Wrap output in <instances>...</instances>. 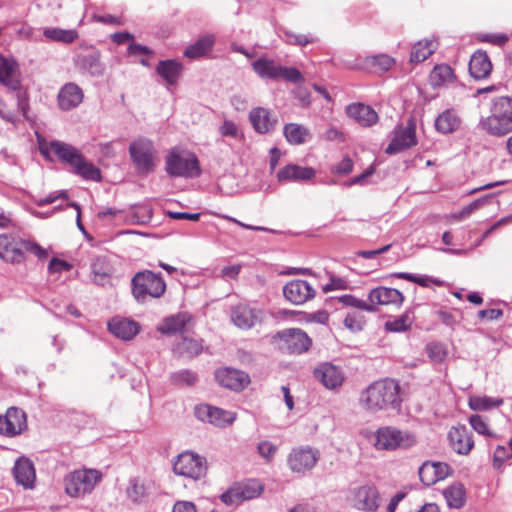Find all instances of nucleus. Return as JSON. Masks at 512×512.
Instances as JSON below:
<instances>
[{
    "label": "nucleus",
    "instance_id": "nucleus-3",
    "mask_svg": "<svg viewBox=\"0 0 512 512\" xmlns=\"http://www.w3.org/2000/svg\"><path fill=\"white\" fill-rule=\"evenodd\" d=\"M483 130L491 135L501 136L512 130V98L502 96L495 98L491 114L480 122Z\"/></svg>",
    "mask_w": 512,
    "mask_h": 512
},
{
    "label": "nucleus",
    "instance_id": "nucleus-63",
    "mask_svg": "<svg viewBox=\"0 0 512 512\" xmlns=\"http://www.w3.org/2000/svg\"><path fill=\"white\" fill-rule=\"evenodd\" d=\"M71 268V265L64 261V260H60L58 258H53L50 263H49V266H48V270L51 272V273H57V272H61V271H68L70 270Z\"/></svg>",
    "mask_w": 512,
    "mask_h": 512
},
{
    "label": "nucleus",
    "instance_id": "nucleus-56",
    "mask_svg": "<svg viewBox=\"0 0 512 512\" xmlns=\"http://www.w3.org/2000/svg\"><path fill=\"white\" fill-rule=\"evenodd\" d=\"M257 449L259 454L267 461H271L278 451V447L270 441L260 442Z\"/></svg>",
    "mask_w": 512,
    "mask_h": 512
},
{
    "label": "nucleus",
    "instance_id": "nucleus-21",
    "mask_svg": "<svg viewBox=\"0 0 512 512\" xmlns=\"http://www.w3.org/2000/svg\"><path fill=\"white\" fill-rule=\"evenodd\" d=\"M452 472V468L447 463L435 461H425L418 471L421 482L426 486L444 480L450 476Z\"/></svg>",
    "mask_w": 512,
    "mask_h": 512
},
{
    "label": "nucleus",
    "instance_id": "nucleus-59",
    "mask_svg": "<svg viewBox=\"0 0 512 512\" xmlns=\"http://www.w3.org/2000/svg\"><path fill=\"white\" fill-rule=\"evenodd\" d=\"M92 272L96 282H102L109 276L108 269L103 267V262L100 259L92 264Z\"/></svg>",
    "mask_w": 512,
    "mask_h": 512
},
{
    "label": "nucleus",
    "instance_id": "nucleus-20",
    "mask_svg": "<svg viewBox=\"0 0 512 512\" xmlns=\"http://www.w3.org/2000/svg\"><path fill=\"white\" fill-rule=\"evenodd\" d=\"M404 299V295L399 290L385 286L376 287L368 293V305H372L374 311L378 305L400 307Z\"/></svg>",
    "mask_w": 512,
    "mask_h": 512
},
{
    "label": "nucleus",
    "instance_id": "nucleus-30",
    "mask_svg": "<svg viewBox=\"0 0 512 512\" xmlns=\"http://www.w3.org/2000/svg\"><path fill=\"white\" fill-rule=\"evenodd\" d=\"M108 329L113 335L120 339L131 340L138 334L140 326L133 320L113 318L108 322Z\"/></svg>",
    "mask_w": 512,
    "mask_h": 512
},
{
    "label": "nucleus",
    "instance_id": "nucleus-52",
    "mask_svg": "<svg viewBox=\"0 0 512 512\" xmlns=\"http://www.w3.org/2000/svg\"><path fill=\"white\" fill-rule=\"evenodd\" d=\"M411 326V320L408 315H401L393 320H388L385 323V328L391 332H403L409 329Z\"/></svg>",
    "mask_w": 512,
    "mask_h": 512
},
{
    "label": "nucleus",
    "instance_id": "nucleus-1",
    "mask_svg": "<svg viewBox=\"0 0 512 512\" xmlns=\"http://www.w3.org/2000/svg\"><path fill=\"white\" fill-rule=\"evenodd\" d=\"M39 149L43 156L49 157L51 153L55 154L60 160L71 165L75 172L87 180L100 181L101 172L92 163H89L81 153L72 145L54 140L46 142L39 140Z\"/></svg>",
    "mask_w": 512,
    "mask_h": 512
},
{
    "label": "nucleus",
    "instance_id": "nucleus-35",
    "mask_svg": "<svg viewBox=\"0 0 512 512\" xmlns=\"http://www.w3.org/2000/svg\"><path fill=\"white\" fill-rule=\"evenodd\" d=\"M76 64L79 69L87 72L91 76H100L104 72V66L100 61L99 52L79 55L76 59Z\"/></svg>",
    "mask_w": 512,
    "mask_h": 512
},
{
    "label": "nucleus",
    "instance_id": "nucleus-25",
    "mask_svg": "<svg viewBox=\"0 0 512 512\" xmlns=\"http://www.w3.org/2000/svg\"><path fill=\"white\" fill-rule=\"evenodd\" d=\"M0 83L11 90L20 88L19 65L14 58L0 55Z\"/></svg>",
    "mask_w": 512,
    "mask_h": 512
},
{
    "label": "nucleus",
    "instance_id": "nucleus-47",
    "mask_svg": "<svg viewBox=\"0 0 512 512\" xmlns=\"http://www.w3.org/2000/svg\"><path fill=\"white\" fill-rule=\"evenodd\" d=\"M469 424L471 427L480 435H484L486 437H494L495 434L489 428L488 420L486 417L475 414L469 417Z\"/></svg>",
    "mask_w": 512,
    "mask_h": 512
},
{
    "label": "nucleus",
    "instance_id": "nucleus-37",
    "mask_svg": "<svg viewBox=\"0 0 512 512\" xmlns=\"http://www.w3.org/2000/svg\"><path fill=\"white\" fill-rule=\"evenodd\" d=\"M454 80V71L447 64L436 65L429 75V82L434 88L449 85L453 83Z\"/></svg>",
    "mask_w": 512,
    "mask_h": 512
},
{
    "label": "nucleus",
    "instance_id": "nucleus-4",
    "mask_svg": "<svg viewBox=\"0 0 512 512\" xmlns=\"http://www.w3.org/2000/svg\"><path fill=\"white\" fill-rule=\"evenodd\" d=\"M134 298L144 303L148 298H160L166 291V283L160 274L142 271L134 275L131 281Z\"/></svg>",
    "mask_w": 512,
    "mask_h": 512
},
{
    "label": "nucleus",
    "instance_id": "nucleus-19",
    "mask_svg": "<svg viewBox=\"0 0 512 512\" xmlns=\"http://www.w3.org/2000/svg\"><path fill=\"white\" fill-rule=\"evenodd\" d=\"M313 374L314 377L329 390L340 388L345 379L343 371L338 366L329 362L319 364L314 369Z\"/></svg>",
    "mask_w": 512,
    "mask_h": 512
},
{
    "label": "nucleus",
    "instance_id": "nucleus-13",
    "mask_svg": "<svg viewBox=\"0 0 512 512\" xmlns=\"http://www.w3.org/2000/svg\"><path fill=\"white\" fill-rule=\"evenodd\" d=\"M417 144L416 121L409 118L406 126L395 129L394 137L386 148L387 154H396Z\"/></svg>",
    "mask_w": 512,
    "mask_h": 512
},
{
    "label": "nucleus",
    "instance_id": "nucleus-22",
    "mask_svg": "<svg viewBox=\"0 0 512 512\" xmlns=\"http://www.w3.org/2000/svg\"><path fill=\"white\" fill-rule=\"evenodd\" d=\"M315 293V289L305 280H291L283 287L284 297L296 305L312 299Z\"/></svg>",
    "mask_w": 512,
    "mask_h": 512
},
{
    "label": "nucleus",
    "instance_id": "nucleus-57",
    "mask_svg": "<svg viewBox=\"0 0 512 512\" xmlns=\"http://www.w3.org/2000/svg\"><path fill=\"white\" fill-rule=\"evenodd\" d=\"M344 325L352 331H360L363 328L364 321L359 314L353 312L347 314L344 319Z\"/></svg>",
    "mask_w": 512,
    "mask_h": 512
},
{
    "label": "nucleus",
    "instance_id": "nucleus-11",
    "mask_svg": "<svg viewBox=\"0 0 512 512\" xmlns=\"http://www.w3.org/2000/svg\"><path fill=\"white\" fill-rule=\"evenodd\" d=\"M173 470L178 475L198 480L206 474V460L194 452L185 451L177 457Z\"/></svg>",
    "mask_w": 512,
    "mask_h": 512
},
{
    "label": "nucleus",
    "instance_id": "nucleus-41",
    "mask_svg": "<svg viewBox=\"0 0 512 512\" xmlns=\"http://www.w3.org/2000/svg\"><path fill=\"white\" fill-rule=\"evenodd\" d=\"M437 44L433 40H422L417 42L411 52L410 61L420 63L434 53Z\"/></svg>",
    "mask_w": 512,
    "mask_h": 512
},
{
    "label": "nucleus",
    "instance_id": "nucleus-18",
    "mask_svg": "<svg viewBox=\"0 0 512 512\" xmlns=\"http://www.w3.org/2000/svg\"><path fill=\"white\" fill-rule=\"evenodd\" d=\"M261 491L262 487L256 481L238 484L223 493L221 500L227 505H237L245 500L256 498Z\"/></svg>",
    "mask_w": 512,
    "mask_h": 512
},
{
    "label": "nucleus",
    "instance_id": "nucleus-38",
    "mask_svg": "<svg viewBox=\"0 0 512 512\" xmlns=\"http://www.w3.org/2000/svg\"><path fill=\"white\" fill-rule=\"evenodd\" d=\"M182 65L175 60H164L160 61L157 65V73L167 82L169 85H173L177 82L181 75Z\"/></svg>",
    "mask_w": 512,
    "mask_h": 512
},
{
    "label": "nucleus",
    "instance_id": "nucleus-42",
    "mask_svg": "<svg viewBox=\"0 0 512 512\" xmlns=\"http://www.w3.org/2000/svg\"><path fill=\"white\" fill-rule=\"evenodd\" d=\"M214 43V37L212 35H206L194 44L188 46L184 51V55L190 59L199 58L208 53Z\"/></svg>",
    "mask_w": 512,
    "mask_h": 512
},
{
    "label": "nucleus",
    "instance_id": "nucleus-53",
    "mask_svg": "<svg viewBox=\"0 0 512 512\" xmlns=\"http://www.w3.org/2000/svg\"><path fill=\"white\" fill-rule=\"evenodd\" d=\"M171 379L175 384H184L187 386H192L197 382L198 377L194 372L190 370H182L173 373Z\"/></svg>",
    "mask_w": 512,
    "mask_h": 512
},
{
    "label": "nucleus",
    "instance_id": "nucleus-23",
    "mask_svg": "<svg viewBox=\"0 0 512 512\" xmlns=\"http://www.w3.org/2000/svg\"><path fill=\"white\" fill-rule=\"evenodd\" d=\"M263 311L245 304L235 306L231 311L232 322L241 329H250L262 321Z\"/></svg>",
    "mask_w": 512,
    "mask_h": 512
},
{
    "label": "nucleus",
    "instance_id": "nucleus-14",
    "mask_svg": "<svg viewBox=\"0 0 512 512\" xmlns=\"http://www.w3.org/2000/svg\"><path fill=\"white\" fill-rule=\"evenodd\" d=\"M26 240L12 234L0 235V258L8 263H20L24 260Z\"/></svg>",
    "mask_w": 512,
    "mask_h": 512
},
{
    "label": "nucleus",
    "instance_id": "nucleus-62",
    "mask_svg": "<svg viewBox=\"0 0 512 512\" xmlns=\"http://www.w3.org/2000/svg\"><path fill=\"white\" fill-rule=\"evenodd\" d=\"M323 139L326 141H345L344 133L336 127L328 128L322 135Z\"/></svg>",
    "mask_w": 512,
    "mask_h": 512
},
{
    "label": "nucleus",
    "instance_id": "nucleus-39",
    "mask_svg": "<svg viewBox=\"0 0 512 512\" xmlns=\"http://www.w3.org/2000/svg\"><path fill=\"white\" fill-rule=\"evenodd\" d=\"M460 125V118L452 109H447L435 120V128L438 132L447 134L454 132Z\"/></svg>",
    "mask_w": 512,
    "mask_h": 512
},
{
    "label": "nucleus",
    "instance_id": "nucleus-34",
    "mask_svg": "<svg viewBox=\"0 0 512 512\" xmlns=\"http://www.w3.org/2000/svg\"><path fill=\"white\" fill-rule=\"evenodd\" d=\"M492 70V64L485 52H475L469 62V72L475 79L486 78Z\"/></svg>",
    "mask_w": 512,
    "mask_h": 512
},
{
    "label": "nucleus",
    "instance_id": "nucleus-40",
    "mask_svg": "<svg viewBox=\"0 0 512 512\" xmlns=\"http://www.w3.org/2000/svg\"><path fill=\"white\" fill-rule=\"evenodd\" d=\"M284 136L293 145H300L307 141L310 136L309 130L302 125L289 123L284 126Z\"/></svg>",
    "mask_w": 512,
    "mask_h": 512
},
{
    "label": "nucleus",
    "instance_id": "nucleus-28",
    "mask_svg": "<svg viewBox=\"0 0 512 512\" xmlns=\"http://www.w3.org/2000/svg\"><path fill=\"white\" fill-rule=\"evenodd\" d=\"M450 445L458 454H468L474 446L472 435L462 427H454L448 434Z\"/></svg>",
    "mask_w": 512,
    "mask_h": 512
},
{
    "label": "nucleus",
    "instance_id": "nucleus-33",
    "mask_svg": "<svg viewBox=\"0 0 512 512\" xmlns=\"http://www.w3.org/2000/svg\"><path fill=\"white\" fill-rule=\"evenodd\" d=\"M249 120L256 132L265 134L274 129L276 120L272 119L267 109L257 107L249 113Z\"/></svg>",
    "mask_w": 512,
    "mask_h": 512
},
{
    "label": "nucleus",
    "instance_id": "nucleus-6",
    "mask_svg": "<svg viewBox=\"0 0 512 512\" xmlns=\"http://www.w3.org/2000/svg\"><path fill=\"white\" fill-rule=\"evenodd\" d=\"M416 443L415 437L393 426H383L374 433L373 446L378 451L407 449Z\"/></svg>",
    "mask_w": 512,
    "mask_h": 512
},
{
    "label": "nucleus",
    "instance_id": "nucleus-10",
    "mask_svg": "<svg viewBox=\"0 0 512 512\" xmlns=\"http://www.w3.org/2000/svg\"><path fill=\"white\" fill-rule=\"evenodd\" d=\"M320 451L311 446L293 448L287 457L289 469L297 474H305L312 470L320 459Z\"/></svg>",
    "mask_w": 512,
    "mask_h": 512
},
{
    "label": "nucleus",
    "instance_id": "nucleus-24",
    "mask_svg": "<svg viewBox=\"0 0 512 512\" xmlns=\"http://www.w3.org/2000/svg\"><path fill=\"white\" fill-rule=\"evenodd\" d=\"M284 348L293 354L306 352L311 346V339L300 329H288L279 333Z\"/></svg>",
    "mask_w": 512,
    "mask_h": 512
},
{
    "label": "nucleus",
    "instance_id": "nucleus-46",
    "mask_svg": "<svg viewBox=\"0 0 512 512\" xmlns=\"http://www.w3.org/2000/svg\"><path fill=\"white\" fill-rule=\"evenodd\" d=\"M425 351L429 359L434 363H443L448 356V349L444 343L430 342L426 345Z\"/></svg>",
    "mask_w": 512,
    "mask_h": 512
},
{
    "label": "nucleus",
    "instance_id": "nucleus-61",
    "mask_svg": "<svg viewBox=\"0 0 512 512\" xmlns=\"http://www.w3.org/2000/svg\"><path fill=\"white\" fill-rule=\"evenodd\" d=\"M353 169V162L349 157L343 158L337 165L332 168V172L336 174H349Z\"/></svg>",
    "mask_w": 512,
    "mask_h": 512
},
{
    "label": "nucleus",
    "instance_id": "nucleus-48",
    "mask_svg": "<svg viewBox=\"0 0 512 512\" xmlns=\"http://www.w3.org/2000/svg\"><path fill=\"white\" fill-rule=\"evenodd\" d=\"M146 491L144 484L141 483L137 478H133L129 481L127 487V496L133 502H140L145 497Z\"/></svg>",
    "mask_w": 512,
    "mask_h": 512
},
{
    "label": "nucleus",
    "instance_id": "nucleus-2",
    "mask_svg": "<svg viewBox=\"0 0 512 512\" xmlns=\"http://www.w3.org/2000/svg\"><path fill=\"white\" fill-rule=\"evenodd\" d=\"M400 387L393 379H382L370 384L360 396L361 406L368 412L395 408L400 403Z\"/></svg>",
    "mask_w": 512,
    "mask_h": 512
},
{
    "label": "nucleus",
    "instance_id": "nucleus-32",
    "mask_svg": "<svg viewBox=\"0 0 512 512\" xmlns=\"http://www.w3.org/2000/svg\"><path fill=\"white\" fill-rule=\"evenodd\" d=\"M347 115L362 126H371L378 119L377 113L368 105L354 103L346 108Z\"/></svg>",
    "mask_w": 512,
    "mask_h": 512
},
{
    "label": "nucleus",
    "instance_id": "nucleus-5",
    "mask_svg": "<svg viewBox=\"0 0 512 512\" xmlns=\"http://www.w3.org/2000/svg\"><path fill=\"white\" fill-rule=\"evenodd\" d=\"M165 168L171 177L195 178L201 174L196 155L189 151L172 149L165 159Z\"/></svg>",
    "mask_w": 512,
    "mask_h": 512
},
{
    "label": "nucleus",
    "instance_id": "nucleus-58",
    "mask_svg": "<svg viewBox=\"0 0 512 512\" xmlns=\"http://www.w3.org/2000/svg\"><path fill=\"white\" fill-rule=\"evenodd\" d=\"M348 288V283L345 279L343 278H340V277H336L334 275H331L330 276V282L327 283L324 287H323V290L324 292H329V291H332V290H344V289H347Z\"/></svg>",
    "mask_w": 512,
    "mask_h": 512
},
{
    "label": "nucleus",
    "instance_id": "nucleus-64",
    "mask_svg": "<svg viewBox=\"0 0 512 512\" xmlns=\"http://www.w3.org/2000/svg\"><path fill=\"white\" fill-rule=\"evenodd\" d=\"M172 512H196V507L192 502L179 501L174 504Z\"/></svg>",
    "mask_w": 512,
    "mask_h": 512
},
{
    "label": "nucleus",
    "instance_id": "nucleus-27",
    "mask_svg": "<svg viewBox=\"0 0 512 512\" xmlns=\"http://www.w3.org/2000/svg\"><path fill=\"white\" fill-rule=\"evenodd\" d=\"M315 174L316 172L312 167L289 164L278 171L277 179L280 182L309 181L315 177Z\"/></svg>",
    "mask_w": 512,
    "mask_h": 512
},
{
    "label": "nucleus",
    "instance_id": "nucleus-9",
    "mask_svg": "<svg viewBox=\"0 0 512 512\" xmlns=\"http://www.w3.org/2000/svg\"><path fill=\"white\" fill-rule=\"evenodd\" d=\"M131 159L138 172L148 174L155 167L156 150L152 141L146 138H139L132 142L129 147Z\"/></svg>",
    "mask_w": 512,
    "mask_h": 512
},
{
    "label": "nucleus",
    "instance_id": "nucleus-54",
    "mask_svg": "<svg viewBox=\"0 0 512 512\" xmlns=\"http://www.w3.org/2000/svg\"><path fill=\"white\" fill-rule=\"evenodd\" d=\"M366 61L369 65L378 67L381 71H388L394 65V60L385 54L368 57Z\"/></svg>",
    "mask_w": 512,
    "mask_h": 512
},
{
    "label": "nucleus",
    "instance_id": "nucleus-12",
    "mask_svg": "<svg viewBox=\"0 0 512 512\" xmlns=\"http://www.w3.org/2000/svg\"><path fill=\"white\" fill-rule=\"evenodd\" d=\"M196 418L218 428H225L236 420V413L209 404L197 405L194 409Z\"/></svg>",
    "mask_w": 512,
    "mask_h": 512
},
{
    "label": "nucleus",
    "instance_id": "nucleus-15",
    "mask_svg": "<svg viewBox=\"0 0 512 512\" xmlns=\"http://www.w3.org/2000/svg\"><path fill=\"white\" fill-rule=\"evenodd\" d=\"M352 505L363 512H376L379 508L380 496L376 487L363 485L352 490Z\"/></svg>",
    "mask_w": 512,
    "mask_h": 512
},
{
    "label": "nucleus",
    "instance_id": "nucleus-8",
    "mask_svg": "<svg viewBox=\"0 0 512 512\" xmlns=\"http://www.w3.org/2000/svg\"><path fill=\"white\" fill-rule=\"evenodd\" d=\"M253 70L263 79H284L292 83H298L303 80L301 73L295 68H288L278 65L274 60L261 57L253 62Z\"/></svg>",
    "mask_w": 512,
    "mask_h": 512
},
{
    "label": "nucleus",
    "instance_id": "nucleus-36",
    "mask_svg": "<svg viewBox=\"0 0 512 512\" xmlns=\"http://www.w3.org/2000/svg\"><path fill=\"white\" fill-rule=\"evenodd\" d=\"M443 496L450 508L459 509L466 502V490L462 483L455 482L443 490Z\"/></svg>",
    "mask_w": 512,
    "mask_h": 512
},
{
    "label": "nucleus",
    "instance_id": "nucleus-43",
    "mask_svg": "<svg viewBox=\"0 0 512 512\" xmlns=\"http://www.w3.org/2000/svg\"><path fill=\"white\" fill-rule=\"evenodd\" d=\"M502 404V398H492L489 396H471L468 399V406L473 411H488Z\"/></svg>",
    "mask_w": 512,
    "mask_h": 512
},
{
    "label": "nucleus",
    "instance_id": "nucleus-29",
    "mask_svg": "<svg viewBox=\"0 0 512 512\" xmlns=\"http://www.w3.org/2000/svg\"><path fill=\"white\" fill-rule=\"evenodd\" d=\"M83 100V91L75 83L65 84L58 93V104L62 110H71Z\"/></svg>",
    "mask_w": 512,
    "mask_h": 512
},
{
    "label": "nucleus",
    "instance_id": "nucleus-49",
    "mask_svg": "<svg viewBox=\"0 0 512 512\" xmlns=\"http://www.w3.org/2000/svg\"><path fill=\"white\" fill-rule=\"evenodd\" d=\"M132 219L137 224H148L152 218V208L147 205H136L132 208Z\"/></svg>",
    "mask_w": 512,
    "mask_h": 512
},
{
    "label": "nucleus",
    "instance_id": "nucleus-44",
    "mask_svg": "<svg viewBox=\"0 0 512 512\" xmlns=\"http://www.w3.org/2000/svg\"><path fill=\"white\" fill-rule=\"evenodd\" d=\"M175 352L185 357H195L202 351V344L192 338L184 337L175 346Z\"/></svg>",
    "mask_w": 512,
    "mask_h": 512
},
{
    "label": "nucleus",
    "instance_id": "nucleus-26",
    "mask_svg": "<svg viewBox=\"0 0 512 512\" xmlns=\"http://www.w3.org/2000/svg\"><path fill=\"white\" fill-rule=\"evenodd\" d=\"M193 326V318L186 312L166 317L158 326V331L162 334L173 335L189 331Z\"/></svg>",
    "mask_w": 512,
    "mask_h": 512
},
{
    "label": "nucleus",
    "instance_id": "nucleus-55",
    "mask_svg": "<svg viewBox=\"0 0 512 512\" xmlns=\"http://www.w3.org/2000/svg\"><path fill=\"white\" fill-rule=\"evenodd\" d=\"M512 457V450L510 446H498L494 451L493 462L494 466L500 468L505 460Z\"/></svg>",
    "mask_w": 512,
    "mask_h": 512
},
{
    "label": "nucleus",
    "instance_id": "nucleus-60",
    "mask_svg": "<svg viewBox=\"0 0 512 512\" xmlns=\"http://www.w3.org/2000/svg\"><path fill=\"white\" fill-rule=\"evenodd\" d=\"M219 132L222 136L237 138L239 136V130L235 123L229 120H225L219 128Z\"/></svg>",
    "mask_w": 512,
    "mask_h": 512
},
{
    "label": "nucleus",
    "instance_id": "nucleus-16",
    "mask_svg": "<svg viewBox=\"0 0 512 512\" xmlns=\"http://www.w3.org/2000/svg\"><path fill=\"white\" fill-rule=\"evenodd\" d=\"M215 379L222 387L236 392L244 390L250 383V377L246 372L230 367L217 369Z\"/></svg>",
    "mask_w": 512,
    "mask_h": 512
},
{
    "label": "nucleus",
    "instance_id": "nucleus-17",
    "mask_svg": "<svg viewBox=\"0 0 512 512\" xmlns=\"http://www.w3.org/2000/svg\"><path fill=\"white\" fill-rule=\"evenodd\" d=\"M27 428L26 414L17 407H10L4 416H0V434L13 437Z\"/></svg>",
    "mask_w": 512,
    "mask_h": 512
},
{
    "label": "nucleus",
    "instance_id": "nucleus-31",
    "mask_svg": "<svg viewBox=\"0 0 512 512\" xmlns=\"http://www.w3.org/2000/svg\"><path fill=\"white\" fill-rule=\"evenodd\" d=\"M13 475L16 482L24 488H33L36 474L34 465L29 459H18L13 468Z\"/></svg>",
    "mask_w": 512,
    "mask_h": 512
},
{
    "label": "nucleus",
    "instance_id": "nucleus-45",
    "mask_svg": "<svg viewBox=\"0 0 512 512\" xmlns=\"http://www.w3.org/2000/svg\"><path fill=\"white\" fill-rule=\"evenodd\" d=\"M43 34L50 40L63 43H71L78 37L77 32L73 29L46 28Z\"/></svg>",
    "mask_w": 512,
    "mask_h": 512
},
{
    "label": "nucleus",
    "instance_id": "nucleus-51",
    "mask_svg": "<svg viewBox=\"0 0 512 512\" xmlns=\"http://www.w3.org/2000/svg\"><path fill=\"white\" fill-rule=\"evenodd\" d=\"M338 300L344 306L355 307V308L363 310V311L374 312V308L372 305H368L367 302H365L361 299H358L353 295L346 294V295L339 297Z\"/></svg>",
    "mask_w": 512,
    "mask_h": 512
},
{
    "label": "nucleus",
    "instance_id": "nucleus-7",
    "mask_svg": "<svg viewBox=\"0 0 512 512\" xmlns=\"http://www.w3.org/2000/svg\"><path fill=\"white\" fill-rule=\"evenodd\" d=\"M102 475L95 469H82L71 472L65 477V491L71 497H81L91 493Z\"/></svg>",
    "mask_w": 512,
    "mask_h": 512
},
{
    "label": "nucleus",
    "instance_id": "nucleus-50",
    "mask_svg": "<svg viewBox=\"0 0 512 512\" xmlns=\"http://www.w3.org/2000/svg\"><path fill=\"white\" fill-rule=\"evenodd\" d=\"M488 197L479 198L469 205L465 206L461 211L451 214L450 218L455 221H461L469 217L474 211L484 205Z\"/></svg>",
    "mask_w": 512,
    "mask_h": 512
}]
</instances>
